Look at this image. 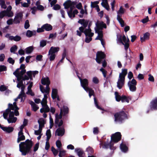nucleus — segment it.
Masks as SVG:
<instances>
[{"instance_id":"obj_28","label":"nucleus","mask_w":157,"mask_h":157,"mask_svg":"<svg viewBox=\"0 0 157 157\" xmlns=\"http://www.w3.org/2000/svg\"><path fill=\"white\" fill-rule=\"evenodd\" d=\"M58 90L56 89H52L51 96L53 99L56 98L57 96H58Z\"/></svg>"},{"instance_id":"obj_26","label":"nucleus","mask_w":157,"mask_h":157,"mask_svg":"<svg viewBox=\"0 0 157 157\" xmlns=\"http://www.w3.org/2000/svg\"><path fill=\"white\" fill-rule=\"evenodd\" d=\"M125 79H118L117 82V86L119 89H121L124 84Z\"/></svg>"},{"instance_id":"obj_34","label":"nucleus","mask_w":157,"mask_h":157,"mask_svg":"<svg viewBox=\"0 0 157 157\" xmlns=\"http://www.w3.org/2000/svg\"><path fill=\"white\" fill-rule=\"evenodd\" d=\"M122 36L121 34L117 35V43L122 44V45L124 44V43L122 41Z\"/></svg>"},{"instance_id":"obj_3","label":"nucleus","mask_w":157,"mask_h":157,"mask_svg":"<svg viewBox=\"0 0 157 157\" xmlns=\"http://www.w3.org/2000/svg\"><path fill=\"white\" fill-rule=\"evenodd\" d=\"M115 121L122 122L126 119L128 118L127 115L124 111H121L115 113L114 115Z\"/></svg>"},{"instance_id":"obj_49","label":"nucleus","mask_w":157,"mask_h":157,"mask_svg":"<svg viewBox=\"0 0 157 157\" xmlns=\"http://www.w3.org/2000/svg\"><path fill=\"white\" fill-rule=\"evenodd\" d=\"M42 106L43 109H44L45 113H47L50 111V109L47 104L44 105H43Z\"/></svg>"},{"instance_id":"obj_12","label":"nucleus","mask_w":157,"mask_h":157,"mask_svg":"<svg viewBox=\"0 0 157 157\" xmlns=\"http://www.w3.org/2000/svg\"><path fill=\"white\" fill-rule=\"evenodd\" d=\"M122 41L124 43L125 50L126 51H127L128 48L129 47V44L128 42H129V39L128 38L127 40L125 36L124 35H123L122 36Z\"/></svg>"},{"instance_id":"obj_43","label":"nucleus","mask_w":157,"mask_h":157,"mask_svg":"<svg viewBox=\"0 0 157 157\" xmlns=\"http://www.w3.org/2000/svg\"><path fill=\"white\" fill-rule=\"evenodd\" d=\"M33 46H30L27 48L26 49V53L29 54L31 53L33 51Z\"/></svg>"},{"instance_id":"obj_30","label":"nucleus","mask_w":157,"mask_h":157,"mask_svg":"<svg viewBox=\"0 0 157 157\" xmlns=\"http://www.w3.org/2000/svg\"><path fill=\"white\" fill-rule=\"evenodd\" d=\"M2 130L6 132L10 133L13 131L14 128L11 127H3Z\"/></svg>"},{"instance_id":"obj_7","label":"nucleus","mask_w":157,"mask_h":157,"mask_svg":"<svg viewBox=\"0 0 157 157\" xmlns=\"http://www.w3.org/2000/svg\"><path fill=\"white\" fill-rule=\"evenodd\" d=\"M137 82L135 79H132L128 82V86L129 87L130 90L132 92L135 91L136 89V86Z\"/></svg>"},{"instance_id":"obj_24","label":"nucleus","mask_w":157,"mask_h":157,"mask_svg":"<svg viewBox=\"0 0 157 157\" xmlns=\"http://www.w3.org/2000/svg\"><path fill=\"white\" fill-rule=\"evenodd\" d=\"M29 79H17V81L16 82L17 83V87L19 88L23 86H24L23 84V81L28 80Z\"/></svg>"},{"instance_id":"obj_42","label":"nucleus","mask_w":157,"mask_h":157,"mask_svg":"<svg viewBox=\"0 0 157 157\" xmlns=\"http://www.w3.org/2000/svg\"><path fill=\"white\" fill-rule=\"evenodd\" d=\"M48 55V58L51 61L54 60L55 59L56 56L55 54H51V53H49V52Z\"/></svg>"},{"instance_id":"obj_19","label":"nucleus","mask_w":157,"mask_h":157,"mask_svg":"<svg viewBox=\"0 0 157 157\" xmlns=\"http://www.w3.org/2000/svg\"><path fill=\"white\" fill-rule=\"evenodd\" d=\"M61 111L62 113L63 116H65L68 114L69 112V109L68 108L67 106L63 105L62 107L60 108V111Z\"/></svg>"},{"instance_id":"obj_59","label":"nucleus","mask_w":157,"mask_h":157,"mask_svg":"<svg viewBox=\"0 0 157 157\" xmlns=\"http://www.w3.org/2000/svg\"><path fill=\"white\" fill-rule=\"evenodd\" d=\"M6 87L4 85H2L0 86V91H4L6 90Z\"/></svg>"},{"instance_id":"obj_32","label":"nucleus","mask_w":157,"mask_h":157,"mask_svg":"<svg viewBox=\"0 0 157 157\" xmlns=\"http://www.w3.org/2000/svg\"><path fill=\"white\" fill-rule=\"evenodd\" d=\"M11 109L8 107V108L6 109V111L4 112L3 116L5 119H7V117L9 114H10V112H11Z\"/></svg>"},{"instance_id":"obj_21","label":"nucleus","mask_w":157,"mask_h":157,"mask_svg":"<svg viewBox=\"0 0 157 157\" xmlns=\"http://www.w3.org/2000/svg\"><path fill=\"white\" fill-rule=\"evenodd\" d=\"M86 28H84L83 26H81L79 27V30L82 33H84L85 35L86 36H87V33H89L88 32H90V29H86Z\"/></svg>"},{"instance_id":"obj_61","label":"nucleus","mask_w":157,"mask_h":157,"mask_svg":"<svg viewBox=\"0 0 157 157\" xmlns=\"http://www.w3.org/2000/svg\"><path fill=\"white\" fill-rule=\"evenodd\" d=\"M39 142H38L36 144L34 147L33 151H34L35 152L39 148Z\"/></svg>"},{"instance_id":"obj_31","label":"nucleus","mask_w":157,"mask_h":157,"mask_svg":"<svg viewBox=\"0 0 157 157\" xmlns=\"http://www.w3.org/2000/svg\"><path fill=\"white\" fill-rule=\"evenodd\" d=\"M151 108L154 110L157 109V98L151 102Z\"/></svg>"},{"instance_id":"obj_14","label":"nucleus","mask_w":157,"mask_h":157,"mask_svg":"<svg viewBox=\"0 0 157 157\" xmlns=\"http://www.w3.org/2000/svg\"><path fill=\"white\" fill-rule=\"evenodd\" d=\"M96 25L97 27V30H102L103 28L105 29L107 27L106 25L102 21L100 22L97 21Z\"/></svg>"},{"instance_id":"obj_38","label":"nucleus","mask_w":157,"mask_h":157,"mask_svg":"<svg viewBox=\"0 0 157 157\" xmlns=\"http://www.w3.org/2000/svg\"><path fill=\"white\" fill-rule=\"evenodd\" d=\"M114 94L116 101L118 102L121 101L122 96L119 95L118 92L117 91L115 92Z\"/></svg>"},{"instance_id":"obj_55","label":"nucleus","mask_w":157,"mask_h":157,"mask_svg":"<svg viewBox=\"0 0 157 157\" xmlns=\"http://www.w3.org/2000/svg\"><path fill=\"white\" fill-rule=\"evenodd\" d=\"M7 61L10 63L12 65H13L15 63V60L11 57H9L8 58Z\"/></svg>"},{"instance_id":"obj_48","label":"nucleus","mask_w":157,"mask_h":157,"mask_svg":"<svg viewBox=\"0 0 157 157\" xmlns=\"http://www.w3.org/2000/svg\"><path fill=\"white\" fill-rule=\"evenodd\" d=\"M5 16H6V10H4L1 11L0 12V18L2 19Z\"/></svg>"},{"instance_id":"obj_9","label":"nucleus","mask_w":157,"mask_h":157,"mask_svg":"<svg viewBox=\"0 0 157 157\" xmlns=\"http://www.w3.org/2000/svg\"><path fill=\"white\" fill-rule=\"evenodd\" d=\"M109 147L110 149L113 151L115 150L116 148V147L114 146V144L112 143L111 142H110V141L109 143L108 141L104 142L102 148L107 149L109 148Z\"/></svg>"},{"instance_id":"obj_10","label":"nucleus","mask_w":157,"mask_h":157,"mask_svg":"<svg viewBox=\"0 0 157 157\" xmlns=\"http://www.w3.org/2000/svg\"><path fill=\"white\" fill-rule=\"evenodd\" d=\"M13 111L10 112L9 115V118L6 119L9 123H15L17 120V118L14 117Z\"/></svg>"},{"instance_id":"obj_39","label":"nucleus","mask_w":157,"mask_h":157,"mask_svg":"<svg viewBox=\"0 0 157 157\" xmlns=\"http://www.w3.org/2000/svg\"><path fill=\"white\" fill-rule=\"evenodd\" d=\"M38 122L39 124V126L42 127H44L45 124V121L43 118L40 119L38 121Z\"/></svg>"},{"instance_id":"obj_40","label":"nucleus","mask_w":157,"mask_h":157,"mask_svg":"<svg viewBox=\"0 0 157 157\" xmlns=\"http://www.w3.org/2000/svg\"><path fill=\"white\" fill-rule=\"evenodd\" d=\"M121 101L122 102H127L128 103L129 102V97L123 95H122Z\"/></svg>"},{"instance_id":"obj_64","label":"nucleus","mask_w":157,"mask_h":157,"mask_svg":"<svg viewBox=\"0 0 157 157\" xmlns=\"http://www.w3.org/2000/svg\"><path fill=\"white\" fill-rule=\"evenodd\" d=\"M100 71L102 72L104 77L105 78L107 72L103 68H101L100 69Z\"/></svg>"},{"instance_id":"obj_52","label":"nucleus","mask_w":157,"mask_h":157,"mask_svg":"<svg viewBox=\"0 0 157 157\" xmlns=\"http://www.w3.org/2000/svg\"><path fill=\"white\" fill-rule=\"evenodd\" d=\"M46 41L42 40L40 41V46L41 47H43L46 45Z\"/></svg>"},{"instance_id":"obj_37","label":"nucleus","mask_w":157,"mask_h":157,"mask_svg":"<svg viewBox=\"0 0 157 157\" xmlns=\"http://www.w3.org/2000/svg\"><path fill=\"white\" fill-rule=\"evenodd\" d=\"M9 107L12 110H13L14 109L19 108L17 105V103L15 102L13 103V105L12 104H9Z\"/></svg>"},{"instance_id":"obj_54","label":"nucleus","mask_w":157,"mask_h":157,"mask_svg":"<svg viewBox=\"0 0 157 157\" xmlns=\"http://www.w3.org/2000/svg\"><path fill=\"white\" fill-rule=\"evenodd\" d=\"M7 70V68L4 65H0V72L5 71Z\"/></svg>"},{"instance_id":"obj_36","label":"nucleus","mask_w":157,"mask_h":157,"mask_svg":"<svg viewBox=\"0 0 157 157\" xmlns=\"http://www.w3.org/2000/svg\"><path fill=\"white\" fill-rule=\"evenodd\" d=\"M117 19L121 25V27H123L124 26V22L122 19L121 17V16L118 15H117Z\"/></svg>"},{"instance_id":"obj_8","label":"nucleus","mask_w":157,"mask_h":157,"mask_svg":"<svg viewBox=\"0 0 157 157\" xmlns=\"http://www.w3.org/2000/svg\"><path fill=\"white\" fill-rule=\"evenodd\" d=\"M41 82L43 85H46V89H44V91L45 93L48 94L49 91V85L50 83L49 79H41Z\"/></svg>"},{"instance_id":"obj_29","label":"nucleus","mask_w":157,"mask_h":157,"mask_svg":"<svg viewBox=\"0 0 157 157\" xmlns=\"http://www.w3.org/2000/svg\"><path fill=\"white\" fill-rule=\"evenodd\" d=\"M43 27L44 28V30H45L48 31H51L52 29V26L51 25L48 24H46L43 25Z\"/></svg>"},{"instance_id":"obj_25","label":"nucleus","mask_w":157,"mask_h":157,"mask_svg":"<svg viewBox=\"0 0 157 157\" xmlns=\"http://www.w3.org/2000/svg\"><path fill=\"white\" fill-rule=\"evenodd\" d=\"M36 34V32L35 30L31 31L30 30H28L27 31L26 35L28 37H30L33 36L35 35Z\"/></svg>"},{"instance_id":"obj_46","label":"nucleus","mask_w":157,"mask_h":157,"mask_svg":"<svg viewBox=\"0 0 157 157\" xmlns=\"http://www.w3.org/2000/svg\"><path fill=\"white\" fill-rule=\"evenodd\" d=\"M25 137L24 135H21L20 136H18L17 140V143H19L20 141L24 140H25Z\"/></svg>"},{"instance_id":"obj_6","label":"nucleus","mask_w":157,"mask_h":157,"mask_svg":"<svg viewBox=\"0 0 157 157\" xmlns=\"http://www.w3.org/2000/svg\"><path fill=\"white\" fill-rule=\"evenodd\" d=\"M121 135L120 132H117L112 135L110 142L117 143L120 141L121 138Z\"/></svg>"},{"instance_id":"obj_17","label":"nucleus","mask_w":157,"mask_h":157,"mask_svg":"<svg viewBox=\"0 0 157 157\" xmlns=\"http://www.w3.org/2000/svg\"><path fill=\"white\" fill-rule=\"evenodd\" d=\"M78 23L82 25V26L86 28L88 24L89 21L88 20L84 19H80L78 20Z\"/></svg>"},{"instance_id":"obj_4","label":"nucleus","mask_w":157,"mask_h":157,"mask_svg":"<svg viewBox=\"0 0 157 157\" xmlns=\"http://www.w3.org/2000/svg\"><path fill=\"white\" fill-rule=\"evenodd\" d=\"M85 90L86 91H89V95L90 98L92 96H93L94 97V103L97 108L101 110H104V109H103L101 107L98 105L97 99L95 97L94 91L92 88H90L89 87L87 88L86 89V90Z\"/></svg>"},{"instance_id":"obj_47","label":"nucleus","mask_w":157,"mask_h":157,"mask_svg":"<svg viewBox=\"0 0 157 157\" xmlns=\"http://www.w3.org/2000/svg\"><path fill=\"white\" fill-rule=\"evenodd\" d=\"M17 49V46L16 45H14L12 46L10 49V51L12 53H14Z\"/></svg>"},{"instance_id":"obj_23","label":"nucleus","mask_w":157,"mask_h":157,"mask_svg":"<svg viewBox=\"0 0 157 157\" xmlns=\"http://www.w3.org/2000/svg\"><path fill=\"white\" fill-rule=\"evenodd\" d=\"M127 74V70L126 69H122L121 73L119 74V78H125Z\"/></svg>"},{"instance_id":"obj_2","label":"nucleus","mask_w":157,"mask_h":157,"mask_svg":"<svg viewBox=\"0 0 157 157\" xmlns=\"http://www.w3.org/2000/svg\"><path fill=\"white\" fill-rule=\"evenodd\" d=\"M33 143L31 140H26L25 142H21L19 145V151L22 155H25L29 152L33 145Z\"/></svg>"},{"instance_id":"obj_62","label":"nucleus","mask_w":157,"mask_h":157,"mask_svg":"<svg viewBox=\"0 0 157 157\" xmlns=\"http://www.w3.org/2000/svg\"><path fill=\"white\" fill-rule=\"evenodd\" d=\"M149 21V17L148 16H147L145 18L143 19L141 21L143 23H145Z\"/></svg>"},{"instance_id":"obj_53","label":"nucleus","mask_w":157,"mask_h":157,"mask_svg":"<svg viewBox=\"0 0 157 157\" xmlns=\"http://www.w3.org/2000/svg\"><path fill=\"white\" fill-rule=\"evenodd\" d=\"M30 26V25L29 24V21L28 20H26L25 25H24V28L25 29H27L29 28Z\"/></svg>"},{"instance_id":"obj_13","label":"nucleus","mask_w":157,"mask_h":157,"mask_svg":"<svg viewBox=\"0 0 157 157\" xmlns=\"http://www.w3.org/2000/svg\"><path fill=\"white\" fill-rule=\"evenodd\" d=\"M80 81L81 86L85 90L88 88V81L87 79H79Z\"/></svg>"},{"instance_id":"obj_44","label":"nucleus","mask_w":157,"mask_h":157,"mask_svg":"<svg viewBox=\"0 0 157 157\" xmlns=\"http://www.w3.org/2000/svg\"><path fill=\"white\" fill-rule=\"evenodd\" d=\"M0 5L2 8L6 9L7 7L5 0H0Z\"/></svg>"},{"instance_id":"obj_58","label":"nucleus","mask_w":157,"mask_h":157,"mask_svg":"<svg viewBox=\"0 0 157 157\" xmlns=\"http://www.w3.org/2000/svg\"><path fill=\"white\" fill-rule=\"evenodd\" d=\"M56 146L58 148H60L62 146V144L60 141L57 140L56 142Z\"/></svg>"},{"instance_id":"obj_45","label":"nucleus","mask_w":157,"mask_h":157,"mask_svg":"<svg viewBox=\"0 0 157 157\" xmlns=\"http://www.w3.org/2000/svg\"><path fill=\"white\" fill-rule=\"evenodd\" d=\"M86 151L88 152V154L91 155L93 153V149L90 147H89L86 148Z\"/></svg>"},{"instance_id":"obj_27","label":"nucleus","mask_w":157,"mask_h":157,"mask_svg":"<svg viewBox=\"0 0 157 157\" xmlns=\"http://www.w3.org/2000/svg\"><path fill=\"white\" fill-rule=\"evenodd\" d=\"M150 34L148 32H146L144 34L143 37L140 38V40L142 42L145 41V40H148L149 38Z\"/></svg>"},{"instance_id":"obj_18","label":"nucleus","mask_w":157,"mask_h":157,"mask_svg":"<svg viewBox=\"0 0 157 157\" xmlns=\"http://www.w3.org/2000/svg\"><path fill=\"white\" fill-rule=\"evenodd\" d=\"M75 151L77 153L79 157H85V153L84 151L79 148H76Z\"/></svg>"},{"instance_id":"obj_15","label":"nucleus","mask_w":157,"mask_h":157,"mask_svg":"<svg viewBox=\"0 0 157 157\" xmlns=\"http://www.w3.org/2000/svg\"><path fill=\"white\" fill-rule=\"evenodd\" d=\"M76 3L75 2H72L70 0H68L65 2L63 4L65 9H68L72 6H75Z\"/></svg>"},{"instance_id":"obj_51","label":"nucleus","mask_w":157,"mask_h":157,"mask_svg":"<svg viewBox=\"0 0 157 157\" xmlns=\"http://www.w3.org/2000/svg\"><path fill=\"white\" fill-rule=\"evenodd\" d=\"M51 150L55 156H56L58 154V151L53 147H51Z\"/></svg>"},{"instance_id":"obj_33","label":"nucleus","mask_w":157,"mask_h":157,"mask_svg":"<svg viewBox=\"0 0 157 157\" xmlns=\"http://www.w3.org/2000/svg\"><path fill=\"white\" fill-rule=\"evenodd\" d=\"M120 147L121 151L124 152H126L128 150V148L125 144H124L122 143L121 144Z\"/></svg>"},{"instance_id":"obj_11","label":"nucleus","mask_w":157,"mask_h":157,"mask_svg":"<svg viewBox=\"0 0 157 157\" xmlns=\"http://www.w3.org/2000/svg\"><path fill=\"white\" fill-rule=\"evenodd\" d=\"M23 16V13L22 12L17 13L13 19V22L15 24H19L20 23V20H21Z\"/></svg>"},{"instance_id":"obj_1","label":"nucleus","mask_w":157,"mask_h":157,"mask_svg":"<svg viewBox=\"0 0 157 157\" xmlns=\"http://www.w3.org/2000/svg\"><path fill=\"white\" fill-rule=\"evenodd\" d=\"M25 67V64H22L19 68L17 69L13 72V74L15 75L17 78H33V77L35 78L36 75H37L38 71H29L26 72V75L23 76L26 73Z\"/></svg>"},{"instance_id":"obj_35","label":"nucleus","mask_w":157,"mask_h":157,"mask_svg":"<svg viewBox=\"0 0 157 157\" xmlns=\"http://www.w3.org/2000/svg\"><path fill=\"white\" fill-rule=\"evenodd\" d=\"M30 104L32 106L33 110L34 111L36 112L38 109V107L33 101H31Z\"/></svg>"},{"instance_id":"obj_50","label":"nucleus","mask_w":157,"mask_h":157,"mask_svg":"<svg viewBox=\"0 0 157 157\" xmlns=\"http://www.w3.org/2000/svg\"><path fill=\"white\" fill-rule=\"evenodd\" d=\"M99 3L98 1H95L94 2H91V7L92 8H95L97 6V4H98Z\"/></svg>"},{"instance_id":"obj_5","label":"nucleus","mask_w":157,"mask_h":157,"mask_svg":"<svg viewBox=\"0 0 157 157\" xmlns=\"http://www.w3.org/2000/svg\"><path fill=\"white\" fill-rule=\"evenodd\" d=\"M105 57L106 55L104 52L98 51L96 54V61L98 63L101 64L102 60L105 59Z\"/></svg>"},{"instance_id":"obj_41","label":"nucleus","mask_w":157,"mask_h":157,"mask_svg":"<svg viewBox=\"0 0 157 157\" xmlns=\"http://www.w3.org/2000/svg\"><path fill=\"white\" fill-rule=\"evenodd\" d=\"M46 135L47 136L46 140L47 141H49L51 137V130L50 129H48L47 130Z\"/></svg>"},{"instance_id":"obj_63","label":"nucleus","mask_w":157,"mask_h":157,"mask_svg":"<svg viewBox=\"0 0 157 157\" xmlns=\"http://www.w3.org/2000/svg\"><path fill=\"white\" fill-rule=\"evenodd\" d=\"M43 57L42 55H38L36 56V60L39 61H41L42 60V58Z\"/></svg>"},{"instance_id":"obj_20","label":"nucleus","mask_w":157,"mask_h":157,"mask_svg":"<svg viewBox=\"0 0 157 157\" xmlns=\"http://www.w3.org/2000/svg\"><path fill=\"white\" fill-rule=\"evenodd\" d=\"M59 50V47H52L49 50L48 52L49 53L55 54L56 53H57Z\"/></svg>"},{"instance_id":"obj_16","label":"nucleus","mask_w":157,"mask_h":157,"mask_svg":"<svg viewBox=\"0 0 157 157\" xmlns=\"http://www.w3.org/2000/svg\"><path fill=\"white\" fill-rule=\"evenodd\" d=\"M65 133V129L63 127H59L57 128L55 134L59 136H62Z\"/></svg>"},{"instance_id":"obj_60","label":"nucleus","mask_w":157,"mask_h":157,"mask_svg":"<svg viewBox=\"0 0 157 157\" xmlns=\"http://www.w3.org/2000/svg\"><path fill=\"white\" fill-rule=\"evenodd\" d=\"M6 16L8 17H12L13 15V13L12 11H6Z\"/></svg>"},{"instance_id":"obj_22","label":"nucleus","mask_w":157,"mask_h":157,"mask_svg":"<svg viewBox=\"0 0 157 157\" xmlns=\"http://www.w3.org/2000/svg\"><path fill=\"white\" fill-rule=\"evenodd\" d=\"M94 33H87V36H86L85 42L87 43H89L92 40V37L94 36Z\"/></svg>"},{"instance_id":"obj_56","label":"nucleus","mask_w":157,"mask_h":157,"mask_svg":"<svg viewBox=\"0 0 157 157\" xmlns=\"http://www.w3.org/2000/svg\"><path fill=\"white\" fill-rule=\"evenodd\" d=\"M96 32L98 33V36L103 37V33L102 31L96 30Z\"/></svg>"},{"instance_id":"obj_57","label":"nucleus","mask_w":157,"mask_h":157,"mask_svg":"<svg viewBox=\"0 0 157 157\" xmlns=\"http://www.w3.org/2000/svg\"><path fill=\"white\" fill-rule=\"evenodd\" d=\"M61 6L59 5L56 4L54 5L53 9L55 10H59Z\"/></svg>"}]
</instances>
